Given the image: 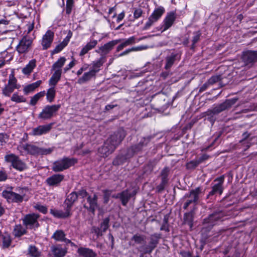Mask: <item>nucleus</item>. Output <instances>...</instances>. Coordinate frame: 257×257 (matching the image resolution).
<instances>
[{
  "label": "nucleus",
  "mask_w": 257,
  "mask_h": 257,
  "mask_svg": "<svg viewBox=\"0 0 257 257\" xmlns=\"http://www.w3.org/2000/svg\"><path fill=\"white\" fill-rule=\"evenodd\" d=\"M237 100V97L226 99L212 109L207 110L204 112V116H207V119L213 125L216 120L215 115L230 108Z\"/></svg>",
  "instance_id": "f257e3e1"
},
{
  "label": "nucleus",
  "mask_w": 257,
  "mask_h": 257,
  "mask_svg": "<svg viewBox=\"0 0 257 257\" xmlns=\"http://www.w3.org/2000/svg\"><path fill=\"white\" fill-rule=\"evenodd\" d=\"M77 163V159L64 157L53 162L52 169L55 172H62L74 166Z\"/></svg>",
  "instance_id": "f03ea898"
},
{
  "label": "nucleus",
  "mask_w": 257,
  "mask_h": 257,
  "mask_svg": "<svg viewBox=\"0 0 257 257\" xmlns=\"http://www.w3.org/2000/svg\"><path fill=\"white\" fill-rule=\"evenodd\" d=\"M224 213L222 211H215L210 214L207 217L203 219L202 224L204 226V230L207 228L208 230H211L212 227L217 224L218 222L222 220Z\"/></svg>",
  "instance_id": "7ed1b4c3"
},
{
  "label": "nucleus",
  "mask_w": 257,
  "mask_h": 257,
  "mask_svg": "<svg viewBox=\"0 0 257 257\" xmlns=\"http://www.w3.org/2000/svg\"><path fill=\"white\" fill-rule=\"evenodd\" d=\"M126 131L122 127L119 128L111 134L107 139V143H109L113 148H116L121 143L126 137Z\"/></svg>",
  "instance_id": "20e7f679"
},
{
  "label": "nucleus",
  "mask_w": 257,
  "mask_h": 257,
  "mask_svg": "<svg viewBox=\"0 0 257 257\" xmlns=\"http://www.w3.org/2000/svg\"><path fill=\"white\" fill-rule=\"evenodd\" d=\"M161 238L160 233H155L152 234L150 237V241L148 245H143L140 247V251L144 252L145 253L151 254L153 250L157 247Z\"/></svg>",
  "instance_id": "39448f33"
},
{
  "label": "nucleus",
  "mask_w": 257,
  "mask_h": 257,
  "mask_svg": "<svg viewBox=\"0 0 257 257\" xmlns=\"http://www.w3.org/2000/svg\"><path fill=\"white\" fill-rule=\"evenodd\" d=\"M39 217L40 215L36 213L26 214L22 218L23 223L27 229L36 230L40 226L38 221Z\"/></svg>",
  "instance_id": "423d86ee"
},
{
  "label": "nucleus",
  "mask_w": 257,
  "mask_h": 257,
  "mask_svg": "<svg viewBox=\"0 0 257 257\" xmlns=\"http://www.w3.org/2000/svg\"><path fill=\"white\" fill-rule=\"evenodd\" d=\"M23 148L28 154L32 155H46L51 154L53 151V149L51 148H39L35 145L28 144L24 145Z\"/></svg>",
  "instance_id": "0eeeda50"
},
{
  "label": "nucleus",
  "mask_w": 257,
  "mask_h": 257,
  "mask_svg": "<svg viewBox=\"0 0 257 257\" xmlns=\"http://www.w3.org/2000/svg\"><path fill=\"white\" fill-rule=\"evenodd\" d=\"M201 192V188L200 187L196 188L195 189L190 190L189 193H186L183 197V199H187L184 203L183 208L186 209L188 206L192 203L196 204L199 200V195Z\"/></svg>",
  "instance_id": "6e6552de"
},
{
  "label": "nucleus",
  "mask_w": 257,
  "mask_h": 257,
  "mask_svg": "<svg viewBox=\"0 0 257 257\" xmlns=\"http://www.w3.org/2000/svg\"><path fill=\"white\" fill-rule=\"evenodd\" d=\"M60 107V104L47 105L44 107L42 112L39 114L38 117L44 120L50 119L56 114Z\"/></svg>",
  "instance_id": "1a4fd4ad"
},
{
  "label": "nucleus",
  "mask_w": 257,
  "mask_h": 257,
  "mask_svg": "<svg viewBox=\"0 0 257 257\" xmlns=\"http://www.w3.org/2000/svg\"><path fill=\"white\" fill-rule=\"evenodd\" d=\"M152 138L153 137L151 136L141 138L137 144L128 148L130 152V156H133L134 154L142 151L144 148L148 145Z\"/></svg>",
  "instance_id": "9d476101"
},
{
  "label": "nucleus",
  "mask_w": 257,
  "mask_h": 257,
  "mask_svg": "<svg viewBox=\"0 0 257 257\" xmlns=\"http://www.w3.org/2000/svg\"><path fill=\"white\" fill-rule=\"evenodd\" d=\"M224 177L223 176H221L218 178H216L214 180V182L215 183L213 184L211 188V190L209 192L207 196V199H208L210 197L214 196L217 194L221 195L223 191V184L224 183Z\"/></svg>",
  "instance_id": "9b49d317"
},
{
  "label": "nucleus",
  "mask_w": 257,
  "mask_h": 257,
  "mask_svg": "<svg viewBox=\"0 0 257 257\" xmlns=\"http://www.w3.org/2000/svg\"><path fill=\"white\" fill-rule=\"evenodd\" d=\"M5 160L7 162L11 163L13 167L20 171H23L27 168V166L25 163L21 160L19 158L14 155L10 154L5 156Z\"/></svg>",
  "instance_id": "f8f14e48"
},
{
  "label": "nucleus",
  "mask_w": 257,
  "mask_h": 257,
  "mask_svg": "<svg viewBox=\"0 0 257 257\" xmlns=\"http://www.w3.org/2000/svg\"><path fill=\"white\" fill-rule=\"evenodd\" d=\"M13 187H8L2 192V196L9 203H20L21 196L17 195V192L13 191Z\"/></svg>",
  "instance_id": "ddd939ff"
},
{
  "label": "nucleus",
  "mask_w": 257,
  "mask_h": 257,
  "mask_svg": "<svg viewBox=\"0 0 257 257\" xmlns=\"http://www.w3.org/2000/svg\"><path fill=\"white\" fill-rule=\"evenodd\" d=\"M242 60L245 66L249 68L257 62V51H247L243 53Z\"/></svg>",
  "instance_id": "4468645a"
},
{
  "label": "nucleus",
  "mask_w": 257,
  "mask_h": 257,
  "mask_svg": "<svg viewBox=\"0 0 257 257\" xmlns=\"http://www.w3.org/2000/svg\"><path fill=\"white\" fill-rule=\"evenodd\" d=\"M33 40L30 37L25 36L23 37L16 47L19 53H25L29 51L32 44Z\"/></svg>",
  "instance_id": "2eb2a0df"
},
{
  "label": "nucleus",
  "mask_w": 257,
  "mask_h": 257,
  "mask_svg": "<svg viewBox=\"0 0 257 257\" xmlns=\"http://www.w3.org/2000/svg\"><path fill=\"white\" fill-rule=\"evenodd\" d=\"M97 200L98 197L96 194H94L93 196H88L86 198L88 204L84 203L83 207L88 211L94 214L96 209L98 207Z\"/></svg>",
  "instance_id": "dca6fc26"
},
{
  "label": "nucleus",
  "mask_w": 257,
  "mask_h": 257,
  "mask_svg": "<svg viewBox=\"0 0 257 257\" xmlns=\"http://www.w3.org/2000/svg\"><path fill=\"white\" fill-rule=\"evenodd\" d=\"M176 18V14L174 12H170L167 13L163 21V25L162 26V32H163L170 28Z\"/></svg>",
  "instance_id": "f3484780"
},
{
  "label": "nucleus",
  "mask_w": 257,
  "mask_h": 257,
  "mask_svg": "<svg viewBox=\"0 0 257 257\" xmlns=\"http://www.w3.org/2000/svg\"><path fill=\"white\" fill-rule=\"evenodd\" d=\"M64 179V176L63 175L56 174L47 178L46 182L49 186L58 187L60 186Z\"/></svg>",
  "instance_id": "a211bd4d"
},
{
  "label": "nucleus",
  "mask_w": 257,
  "mask_h": 257,
  "mask_svg": "<svg viewBox=\"0 0 257 257\" xmlns=\"http://www.w3.org/2000/svg\"><path fill=\"white\" fill-rule=\"evenodd\" d=\"M130 152L128 149H127L125 151L121 152L113 160L112 162L113 165L114 166H119L123 164L127 159L133 157L130 156Z\"/></svg>",
  "instance_id": "6ab92c4d"
},
{
  "label": "nucleus",
  "mask_w": 257,
  "mask_h": 257,
  "mask_svg": "<svg viewBox=\"0 0 257 257\" xmlns=\"http://www.w3.org/2000/svg\"><path fill=\"white\" fill-rule=\"evenodd\" d=\"M52 123L46 125H41L34 128L30 134L33 136H41L48 133L51 129Z\"/></svg>",
  "instance_id": "aec40b11"
},
{
  "label": "nucleus",
  "mask_w": 257,
  "mask_h": 257,
  "mask_svg": "<svg viewBox=\"0 0 257 257\" xmlns=\"http://www.w3.org/2000/svg\"><path fill=\"white\" fill-rule=\"evenodd\" d=\"M137 192L136 190L131 191L130 189H127L120 192L119 197L120 201L123 206H126L131 197L136 195Z\"/></svg>",
  "instance_id": "412c9836"
},
{
  "label": "nucleus",
  "mask_w": 257,
  "mask_h": 257,
  "mask_svg": "<svg viewBox=\"0 0 257 257\" xmlns=\"http://www.w3.org/2000/svg\"><path fill=\"white\" fill-rule=\"evenodd\" d=\"M65 211L62 210H57L55 209H51L50 212L55 217L58 218H66L70 217L72 215V213L69 209L64 207Z\"/></svg>",
  "instance_id": "4be33fe9"
},
{
  "label": "nucleus",
  "mask_w": 257,
  "mask_h": 257,
  "mask_svg": "<svg viewBox=\"0 0 257 257\" xmlns=\"http://www.w3.org/2000/svg\"><path fill=\"white\" fill-rule=\"evenodd\" d=\"M53 38L54 33L50 30L47 31L43 36L41 43L43 50H46L50 47Z\"/></svg>",
  "instance_id": "5701e85b"
},
{
  "label": "nucleus",
  "mask_w": 257,
  "mask_h": 257,
  "mask_svg": "<svg viewBox=\"0 0 257 257\" xmlns=\"http://www.w3.org/2000/svg\"><path fill=\"white\" fill-rule=\"evenodd\" d=\"M115 150V149L113 148L109 143H107V142L106 141L103 145L98 149V151L101 157L105 158L113 152Z\"/></svg>",
  "instance_id": "b1692460"
},
{
  "label": "nucleus",
  "mask_w": 257,
  "mask_h": 257,
  "mask_svg": "<svg viewBox=\"0 0 257 257\" xmlns=\"http://www.w3.org/2000/svg\"><path fill=\"white\" fill-rule=\"evenodd\" d=\"M181 57L180 54L178 53H172L166 58V64L164 68L168 70L171 68L175 62L179 60Z\"/></svg>",
  "instance_id": "393cba45"
},
{
  "label": "nucleus",
  "mask_w": 257,
  "mask_h": 257,
  "mask_svg": "<svg viewBox=\"0 0 257 257\" xmlns=\"http://www.w3.org/2000/svg\"><path fill=\"white\" fill-rule=\"evenodd\" d=\"M121 41V39L114 40L108 42L103 46L100 47L101 52V55L108 54L113 48V47Z\"/></svg>",
  "instance_id": "a878e982"
},
{
  "label": "nucleus",
  "mask_w": 257,
  "mask_h": 257,
  "mask_svg": "<svg viewBox=\"0 0 257 257\" xmlns=\"http://www.w3.org/2000/svg\"><path fill=\"white\" fill-rule=\"evenodd\" d=\"M77 199L76 192H71L67 196L64 202V207L71 211L74 203L77 200Z\"/></svg>",
  "instance_id": "bb28decb"
},
{
  "label": "nucleus",
  "mask_w": 257,
  "mask_h": 257,
  "mask_svg": "<svg viewBox=\"0 0 257 257\" xmlns=\"http://www.w3.org/2000/svg\"><path fill=\"white\" fill-rule=\"evenodd\" d=\"M96 74L95 73L94 71L89 70L88 72H85L82 77H80L78 80L77 83L79 84H82L90 81L92 78H95Z\"/></svg>",
  "instance_id": "cd10ccee"
},
{
  "label": "nucleus",
  "mask_w": 257,
  "mask_h": 257,
  "mask_svg": "<svg viewBox=\"0 0 257 257\" xmlns=\"http://www.w3.org/2000/svg\"><path fill=\"white\" fill-rule=\"evenodd\" d=\"M77 253L82 257H96L97 253L92 249L80 247L77 250Z\"/></svg>",
  "instance_id": "c85d7f7f"
},
{
  "label": "nucleus",
  "mask_w": 257,
  "mask_h": 257,
  "mask_svg": "<svg viewBox=\"0 0 257 257\" xmlns=\"http://www.w3.org/2000/svg\"><path fill=\"white\" fill-rule=\"evenodd\" d=\"M207 81L210 85H213L218 82H219L220 87H223L229 83V81L224 80V79L221 75H213L211 76Z\"/></svg>",
  "instance_id": "c756f323"
},
{
  "label": "nucleus",
  "mask_w": 257,
  "mask_h": 257,
  "mask_svg": "<svg viewBox=\"0 0 257 257\" xmlns=\"http://www.w3.org/2000/svg\"><path fill=\"white\" fill-rule=\"evenodd\" d=\"M51 250L54 257H63L67 252L66 249L62 248L60 245L52 246Z\"/></svg>",
  "instance_id": "7c9ffc66"
},
{
  "label": "nucleus",
  "mask_w": 257,
  "mask_h": 257,
  "mask_svg": "<svg viewBox=\"0 0 257 257\" xmlns=\"http://www.w3.org/2000/svg\"><path fill=\"white\" fill-rule=\"evenodd\" d=\"M62 73L61 69H57L53 73L49 80V85L55 88L58 82L60 80Z\"/></svg>",
  "instance_id": "2f4dec72"
},
{
  "label": "nucleus",
  "mask_w": 257,
  "mask_h": 257,
  "mask_svg": "<svg viewBox=\"0 0 257 257\" xmlns=\"http://www.w3.org/2000/svg\"><path fill=\"white\" fill-rule=\"evenodd\" d=\"M98 43V41L96 40H90L86 45L83 47L79 54L80 56H83L87 54L90 50L95 47Z\"/></svg>",
  "instance_id": "473e14b6"
},
{
  "label": "nucleus",
  "mask_w": 257,
  "mask_h": 257,
  "mask_svg": "<svg viewBox=\"0 0 257 257\" xmlns=\"http://www.w3.org/2000/svg\"><path fill=\"white\" fill-rule=\"evenodd\" d=\"M165 12L164 7L160 6L156 8L150 17L156 22L158 21Z\"/></svg>",
  "instance_id": "72a5a7b5"
},
{
  "label": "nucleus",
  "mask_w": 257,
  "mask_h": 257,
  "mask_svg": "<svg viewBox=\"0 0 257 257\" xmlns=\"http://www.w3.org/2000/svg\"><path fill=\"white\" fill-rule=\"evenodd\" d=\"M42 83L41 80H38L34 83H31L26 86L23 91L26 95H28L31 92H33L36 88H38Z\"/></svg>",
  "instance_id": "f704fd0d"
},
{
  "label": "nucleus",
  "mask_w": 257,
  "mask_h": 257,
  "mask_svg": "<svg viewBox=\"0 0 257 257\" xmlns=\"http://www.w3.org/2000/svg\"><path fill=\"white\" fill-rule=\"evenodd\" d=\"M27 233L26 228L21 224L16 225L13 230V234L15 237H20Z\"/></svg>",
  "instance_id": "c9c22d12"
},
{
  "label": "nucleus",
  "mask_w": 257,
  "mask_h": 257,
  "mask_svg": "<svg viewBox=\"0 0 257 257\" xmlns=\"http://www.w3.org/2000/svg\"><path fill=\"white\" fill-rule=\"evenodd\" d=\"M193 214L192 212L185 213L183 217V223L187 224L190 227V230L192 229L193 225Z\"/></svg>",
  "instance_id": "e433bc0d"
},
{
  "label": "nucleus",
  "mask_w": 257,
  "mask_h": 257,
  "mask_svg": "<svg viewBox=\"0 0 257 257\" xmlns=\"http://www.w3.org/2000/svg\"><path fill=\"white\" fill-rule=\"evenodd\" d=\"M36 61L35 59L31 60L29 63L23 69L22 72L25 75L30 74L36 67Z\"/></svg>",
  "instance_id": "4c0bfd02"
},
{
  "label": "nucleus",
  "mask_w": 257,
  "mask_h": 257,
  "mask_svg": "<svg viewBox=\"0 0 257 257\" xmlns=\"http://www.w3.org/2000/svg\"><path fill=\"white\" fill-rule=\"evenodd\" d=\"M104 57L101 56L98 60L93 61L92 63V67L90 68L92 71H94L95 73H97L100 70V68L102 66L104 62Z\"/></svg>",
  "instance_id": "58836bf2"
},
{
  "label": "nucleus",
  "mask_w": 257,
  "mask_h": 257,
  "mask_svg": "<svg viewBox=\"0 0 257 257\" xmlns=\"http://www.w3.org/2000/svg\"><path fill=\"white\" fill-rule=\"evenodd\" d=\"M65 236L66 234L62 230H57L53 233L52 238L57 241L63 242Z\"/></svg>",
  "instance_id": "ea45409f"
},
{
  "label": "nucleus",
  "mask_w": 257,
  "mask_h": 257,
  "mask_svg": "<svg viewBox=\"0 0 257 257\" xmlns=\"http://www.w3.org/2000/svg\"><path fill=\"white\" fill-rule=\"evenodd\" d=\"M45 94L46 95L47 101L49 102H52L56 96L55 88L53 87H51L47 90V92H45Z\"/></svg>",
  "instance_id": "a19ab883"
},
{
  "label": "nucleus",
  "mask_w": 257,
  "mask_h": 257,
  "mask_svg": "<svg viewBox=\"0 0 257 257\" xmlns=\"http://www.w3.org/2000/svg\"><path fill=\"white\" fill-rule=\"evenodd\" d=\"M45 95V91H42L39 93H37L31 97L30 104L32 106L36 105L38 101L42 97H44Z\"/></svg>",
  "instance_id": "79ce46f5"
},
{
  "label": "nucleus",
  "mask_w": 257,
  "mask_h": 257,
  "mask_svg": "<svg viewBox=\"0 0 257 257\" xmlns=\"http://www.w3.org/2000/svg\"><path fill=\"white\" fill-rule=\"evenodd\" d=\"M69 39H65L61 43L57 45L54 49L53 53H58L61 51L68 44Z\"/></svg>",
  "instance_id": "37998d69"
},
{
  "label": "nucleus",
  "mask_w": 257,
  "mask_h": 257,
  "mask_svg": "<svg viewBox=\"0 0 257 257\" xmlns=\"http://www.w3.org/2000/svg\"><path fill=\"white\" fill-rule=\"evenodd\" d=\"M11 100L16 103L25 102L27 101L26 98L22 95H19L17 92H15L13 94Z\"/></svg>",
  "instance_id": "c03bdc74"
},
{
  "label": "nucleus",
  "mask_w": 257,
  "mask_h": 257,
  "mask_svg": "<svg viewBox=\"0 0 257 257\" xmlns=\"http://www.w3.org/2000/svg\"><path fill=\"white\" fill-rule=\"evenodd\" d=\"M28 189L27 187H17L16 188V191L17 192V194L21 196L20 203L23 202L24 198L26 195L27 192H28Z\"/></svg>",
  "instance_id": "a18cd8bd"
},
{
  "label": "nucleus",
  "mask_w": 257,
  "mask_h": 257,
  "mask_svg": "<svg viewBox=\"0 0 257 257\" xmlns=\"http://www.w3.org/2000/svg\"><path fill=\"white\" fill-rule=\"evenodd\" d=\"M29 254L32 257H39L41 255V252L34 245L29 246L28 249Z\"/></svg>",
  "instance_id": "49530a36"
},
{
  "label": "nucleus",
  "mask_w": 257,
  "mask_h": 257,
  "mask_svg": "<svg viewBox=\"0 0 257 257\" xmlns=\"http://www.w3.org/2000/svg\"><path fill=\"white\" fill-rule=\"evenodd\" d=\"M146 48V47L141 46L132 47V48H129L128 49L125 50L124 51L121 53L120 54H119V57H121L124 55H127L129 53L133 52V51H138L142 50L145 49Z\"/></svg>",
  "instance_id": "de8ad7c7"
},
{
  "label": "nucleus",
  "mask_w": 257,
  "mask_h": 257,
  "mask_svg": "<svg viewBox=\"0 0 257 257\" xmlns=\"http://www.w3.org/2000/svg\"><path fill=\"white\" fill-rule=\"evenodd\" d=\"M66 61L65 57L60 58L57 61H56L52 66V68L54 70L61 69V68L64 65Z\"/></svg>",
  "instance_id": "09e8293b"
},
{
  "label": "nucleus",
  "mask_w": 257,
  "mask_h": 257,
  "mask_svg": "<svg viewBox=\"0 0 257 257\" xmlns=\"http://www.w3.org/2000/svg\"><path fill=\"white\" fill-rule=\"evenodd\" d=\"M15 89V88L7 84L3 89L2 93L6 96H10L11 93L14 91Z\"/></svg>",
  "instance_id": "8fccbe9b"
},
{
  "label": "nucleus",
  "mask_w": 257,
  "mask_h": 257,
  "mask_svg": "<svg viewBox=\"0 0 257 257\" xmlns=\"http://www.w3.org/2000/svg\"><path fill=\"white\" fill-rule=\"evenodd\" d=\"M132 240H134L136 243L142 244L145 240V236L144 235L135 234L132 237Z\"/></svg>",
  "instance_id": "3c124183"
},
{
  "label": "nucleus",
  "mask_w": 257,
  "mask_h": 257,
  "mask_svg": "<svg viewBox=\"0 0 257 257\" xmlns=\"http://www.w3.org/2000/svg\"><path fill=\"white\" fill-rule=\"evenodd\" d=\"M109 218L106 217L104 218L100 224V228L101 229L103 233L105 232L109 227Z\"/></svg>",
  "instance_id": "603ef678"
},
{
  "label": "nucleus",
  "mask_w": 257,
  "mask_h": 257,
  "mask_svg": "<svg viewBox=\"0 0 257 257\" xmlns=\"http://www.w3.org/2000/svg\"><path fill=\"white\" fill-rule=\"evenodd\" d=\"M199 163L196 160H192L187 162L186 164V169L188 170H193L198 165Z\"/></svg>",
  "instance_id": "864d4df0"
},
{
  "label": "nucleus",
  "mask_w": 257,
  "mask_h": 257,
  "mask_svg": "<svg viewBox=\"0 0 257 257\" xmlns=\"http://www.w3.org/2000/svg\"><path fill=\"white\" fill-rule=\"evenodd\" d=\"M17 80L13 74H11L9 75V79L8 85H10L15 88H18L17 86Z\"/></svg>",
  "instance_id": "5fc2aeb1"
},
{
  "label": "nucleus",
  "mask_w": 257,
  "mask_h": 257,
  "mask_svg": "<svg viewBox=\"0 0 257 257\" xmlns=\"http://www.w3.org/2000/svg\"><path fill=\"white\" fill-rule=\"evenodd\" d=\"M194 36L192 39V44L191 46V49H194L195 48V44L199 41L200 40V38L201 36V33L199 31L196 32L194 33Z\"/></svg>",
  "instance_id": "6e6d98bb"
},
{
  "label": "nucleus",
  "mask_w": 257,
  "mask_h": 257,
  "mask_svg": "<svg viewBox=\"0 0 257 257\" xmlns=\"http://www.w3.org/2000/svg\"><path fill=\"white\" fill-rule=\"evenodd\" d=\"M204 226L202 227L201 232V237L200 238L201 240L205 241L206 242L207 241V239H208L209 235H208V232H209L211 230H208L206 228V229L204 230Z\"/></svg>",
  "instance_id": "4d7b16f0"
},
{
  "label": "nucleus",
  "mask_w": 257,
  "mask_h": 257,
  "mask_svg": "<svg viewBox=\"0 0 257 257\" xmlns=\"http://www.w3.org/2000/svg\"><path fill=\"white\" fill-rule=\"evenodd\" d=\"M73 0L66 1V13L67 15H69L71 13L73 7Z\"/></svg>",
  "instance_id": "13d9d810"
},
{
  "label": "nucleus",
  "mask_w": 257,
  "mask_h": 257,
  "mask_svg": "<svg viewBox=\"0 0 257 257\" xmlns=\"http://www.w3.org/2000/svg\"><path fill=\"white\" fill-rule=\"evenodd\" d=\"M136 42V38L135 36H132L128 38L127 39L124 40L122 42L124 46L125 47L127 46L135 44Z\"/></svg>",
  "instance_id": "bf43d9fd"
},
{
  "label": "nucleus",
  "mask_w": 257,
  "mask_h": 257,
  "mask_svg": "<svg viewBox=\"0 0 257 257\" xmlns=\"http://www.w3.org/2000/svg\"><path fill=\"white\" fill-rule=\"evenodd\" d=\"M11 243L10 237L8 235L3 236V245L4 247H8Z\"/></svg>",
  "instance_id": "052dcab7"
},
{
  "label": "nucleus",
  "mask_w": 257,
  "mask_h": 257,
  "mask_svg": "<svg viewBox=\"0 0 257 257\" xmlns=\"http://www.w3.org/2000/svg\"><path fill=\"white\" fill-rule=\"evenodd\" d=\"M143 14V11L141 8H134V12L133 13L134 19H139L142 16Z\"/></svg>",
  "instance_id": "680f3d73"
},
{
  "label": "nucleus",
  "mask_w": 257,
  "mask_h": 257,
  "mask_svg": "<svg viewBox=\"0 0 257 257\" xmlns=\"http://www.w3.org/2000/svg\"><path fill=\"white\" fill-rule=\"evenodd\" d=\"M92 232L95 233L97 237L101 236L103 235V232L101 230V229L99 227L93 226L92 228Z\"/></svg>",
  "instance_id": "e2e57ef3"
},
{
  "label": "nucleus",
  "mask_w": 257,
  "mask_h": 257,
  "mask_svg": "<svg viewBox=\"0 0 257 257\" xmlns=\"http://www.w3.org/2000/svg\"><path fill=\"white\" fill-rule=\"evenodd\" d=\"M35 208L43 214H46L47 212V207L41 204H36L35 206Z\"/></svg>",
  "instance_id": "0e129e2a"
},
{
  "label": "nucleus",
  "mask_w": 257,
  "mask_h": 257,
  "mask_svg": "<svg viewBox=\"0 0 257 257\" xmlns=\"http://www.w3.org/2000/svg\"><path fill=\"white\" fill-rule=\"evenodd\" d=\"M169 171V168L168 167H165L161 172V178L168 179Z\"/></svg>",
  "instance_id": "69168bd1"
},
{
  "label": "nucleus",
  "mask_w": 257,
  "mask_h": 257,
  "mask_svg": "<svg viewBox=\"0 0 257 257\" xmlns=\"http://www.w3.org/2000/svg\"><path fill=\"white\" fill-rule=\"evenodd\" d=\"M76 194L77 195V197L79 196L81 198H84L86 197H87V196H89L87 192L85 189L79 190L78 192H76Z\"/></svg>",
  "instance_id": "338daca9"
},
{
  "label": "nucleus",
  "mask_w": 257,
  "mask_h": 257,
  "mask_svg": "<svg viewBox=\"0 0 257 257\" xmlns=\"http://www.w3.org/2000/svg\"><path fill=\"white\" fill-rule=\"evenodd\" d=\"M154 168V164L153 163L150 162L146 166L145 172L150 173L153 171Z\"/></svg>",
  "instance_id": "774afa93"
}]
</instances>
